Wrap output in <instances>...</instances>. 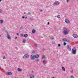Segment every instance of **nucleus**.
<instances>
[{
	"instance_id": "nucleus-24",
	"label": "nucleus",
	"mask_w": 78,
	"mask_h": 78,
	"mask_svg": "<svg viewBox=\"0 0 78 78\" xmlns=\"http://www.w3.org/2000/svg\"><path fill=\"white\" fill-rule=\"evenodd\" d=\"M44 58H45V56H44L42 57V59H44Z\"/></svg>"
},
{
	"instance_id": "nucleus-39",
	"label": "nucleus",
	"mask_w": 78,
	"mask_h": 78,
	"mask_svg": "<svg viewBox=\"0 0 78 78\" xmlns=\"http://www.w3.org/2000/svg\"><path fill=\"white\" fill-rule=\"evenodd\" d=\"M50 24V23L49 22L48 23V25H49Z\"/></svg>"
},
{
	"instance_id": "nucleus-38",
	"label": "nucleus",
	"mask_w": 78,
	"mask_h": 78,
	"mask_svg": "<svg viewBox=\"0 0 78 78\" xmlns=\"http://www.w3.org/2000/svg\"><path fill=\"white\" fill-rule=\"evenodd\" d=\"M17 39V37H16L15 38V39L16 40Z\"/></svg>"
},
{
	"instance_id": "nucleus-45",
	"label": "nucleus",
	"mask_w": 78,
	"mask_h": 78,
	"mask_svg": "<svg viewBox=\"0 0 78 78\" xmlns=\"http://www.w3.org/2000/svg\"><path fill=\"white\" fill-rule=\"evenodd\" d=\"M25 13H26L25 12H24V14H25Z\"/></svg>"
},
{
	"instance_id": "nucleus-28",
	"label": "nucleus",
	"mask_w": 78,
	"mask_h": 78,
	"mask_svg": "<svg viewBox=\"0 0 78 78\" xmlns=\"http://www.w3.org/2000/svg\"><path fill=\"white\" fill-rule=\"evenodd\" d=\"M34 46H35V47H37V44H34Z\"/></svg>"
},
{
	"instance_id": "nucleus-36",
	"label": "nucleus",
	"mask_w": 78,
	"mask_h": 78,
	"mask_svg": "<svg viewBox=\"0 0 78 78\" xmlns=\"http://www.w3.org/2000/svg\"><path fill=\"white\" fill-rule=\"evenodd\" d=\"M69 1H70V0H67V2L68 3V2H69Z\"/></svg>"
},
{
	"instance_id": "nucleus-13",
	"label": "nucleus",
	"mask_w": 78,
	"mask_h": 78,
	"mask_svg": "<svg viewBox=\"0 0 78 78\" xmlns=\"http://www.w3.org/2000/svg\"><path fill=\"white\" fill-rule=\"evenodd\" d=\"M62 70H63V71H66V69L64 68V66H62Z\"/></svg>"
},
{
	"instance_id": "nucleus-7",
	"label": "nucleus",
	"mask_w": 78,
	"mask_h": 78,
	"mask_svg": "<svg viewBox=\"0 0 78 78\" xmlns=\"http://www.w3.org/2000/svg\"><path fill=\"white\" fill-rule=\"evenodd\" d=\"M73 36L74 38H77L78 37V35L77 34H74L73 35Z\"/></svg>"
},
{
	"instance_id": "nucleus-35",
	"label": "nucleus",
	"mask_w": 78,
	"mask_h": 78,
	"mask_svg": "<svg viewBox=\"0 0 78 78\" xmlns=\"http://www.w3.org/2000/svg\"><path fill=\"white\" fill-rule=\"evenodd\" d=\"M32 53H35V51H32Z\"/></svg>"
},
{
	"instance_id": "nucleus-40",
	"label": "nucleus",
	"mask_w": 78,
	"mask_h": 78,
	"mask_svg": "<svg viewBox=\"0 0 78 78\" xmlns=\"http://www.w3.org/2000/svg\"><path fill=\"white\" fill-rule=\"evenodd\" d=\"M25 19H27V17H25V18H24Z\"/></svg>"
},
{
	"instance_id": "nucleus-16",
	"label": "nucleus",
	"mask_w": 78,
	"mask_h": 78,
	"mask_svg": "<svg viewBox=\"0 0 78 78\" xmlns=\"http://www.w3.org/2000/svg\"><path fill=\"white\" fill-rule=\"evenodd\" d=\"M18 72H22V69L19 68L18 69Z\"/></svg>"
},
{
	"instance_id": "nucleus-10",
	"label": "nucleus",
	"mask_w": 78,
	"mask_h": 78,
	"mask_svg": "<svg viewBox=\"0 0 78 78\" xmlns=\"http://www.w3.org/2000/svg\"><path fill=\"white\" fill-rule=\"evenodd\" d=\"M24 56L26 58H29V55L28 54H25L24 55Z\"/></svg>"
},
{
	"instance_id": "nucleus-15",
	"label": "nucleus",
	"mask_w": 78,
	"mask_h": 78,
	"mask_svg": "<svg viewBox=\"0 0 78 78\" xmlns=\"http://www.w3.org/2000/svg\"><path fill=\"white\" fill-rule=\"evenodd\" d=\"M63 41L64 42H66L67 41V39L66 38H64L63 39Z\"/></svg>"
},
{
	"instance_id": "nucleus-32",
	"label": "nucleus",
	"mask_w": 78,
	"mask_h": 78,
	"mask_svg": "<svg viewBox=\"0 0 78 78\" xmlns=\"http://www.w3.org/2000/svg\"><path fill=\"white\" fill-rule=\"evenodd\" d=\"M58 47H61V44H58Z\"/></svg>"
},
{
	"instance_id": "nucleus-41",
	"label": "nucleus",
	"mask_w": 78,
	"mask_h": 78,
	"mask_svg": "<svg viewBox=\"0 0 78 78\" xmlns=\"http://www.w3.org/2000/svg\"><path fill=\"white\" fill-rule=\"evenodd\" d=\"M17 34V35L18 36H19V34L17 33V34Z\"/></svg>"
},
{
	"instance_id": "nucleus-23",
	"label": "nucleus",
	"mask_w": 78,
	"mask_h": 78,
	"mask_svg": "<svg viewBox=\"0 0 78 78\" xmlns=\"http://www.w3.org/2000/svg\"><path fill=\"white\" fill-rule=\"evenodd\" d=\"M20 36H22V37H24V35H23V34H21Z\"/></svg>"
},
{
	"instance_id": "nucleus-37",
	"label": "nucleus",
	"mask_w": 78,
	"mask_h": 78,
	"mask_svg": "<svg viewBox=\"0 0 78 78\" xmlns=\"http://www.w3.org/2000/svg\"><path fill=\"white\" fill-rule=\"evenodd\" d=\"M22 18L23 19H24V18H25V16H23L22 17Z\"/></svg>"
},
{
	"instance_id": "nucleus-20",
	"label": "nucleus",
	"mask_w": 78,
	"mask_h": 78,
	"mask_svg": "<svg viewBox=\"0 0 78 78\" xmlns=\"http://www.w3.org/2000/svg\"><path fill=\"white\" fill-rule=\"evenodd\" d=\"M35 61H36V62H38V61H39V59H38V58H37L36 60H35Z\"/></svg>"
},
{
	"instance_id": "nucleus-17",
	"label": "nucleus",
	"mask_w": 78,
	"mask_h": 78,
	"mask_svg": "<svg viewBox=\"0 0 78 78\" xmlns=\"http://www.w3.org/2000/svg\"><path fill=\"white\" fill-rule=\"evenodd\" d=\"M35 57L36 58H39V55H36L35 56Z\"/></svg>"
},
{
	"instance_id": "nucleus-27",
	"label": "nucleus",
	"mask_w": 78,
	"mask_h": 78,
	"mask_svg": "<svg viewBox=\"0 0 78 78\" xmlns=\"http://www.w3.org/2000/svg\"><path fill=\"white\" fill-rule=\"evenodd\" d=\"M63 45H66V43H65V42H64L63 43Z\"/></svg>"
},
{
	"instance_id": "nucleus-3",
	"label": "nucleus",
	"mask_w": 78,
	"mask_h": 78,
	"mask_svg": "<svg viewBox=\"0 0 78 78\" xmlns=\"http://www.w3.org/2000/svg\"><path fill=\"white\" fill-rule=\"evenodd\" d=\"M59 4V2L58 1H56L54 3V5L57 6Z\"/></svg>"
},
{
	"instance_id": "nucleus-47",
	"label": "nucleus",
	"mask_w": 78,
	"mask_h": 78,
	"mask_svg": "<svg viewBox=\"0 0 78 78\" xmlns=\"http://www.w3.org/2000/svg\"><path fill=\"white\" fill-rule=\"evenodd\" d=\"M1 36V35H0V36Z\"/></svg>"
},
{
	"instance_id": "nucleus-21",
	"label": "nucleus",
	"mask_w": 78,
	"mask_h": 78,
	"mask_svg": "<svg viewBox=\"0 0 78 78\" xmlns=\"http://www.w3.org/2000/svg\"><path fill=\"white\" fill-rule=\"evenodd\" d=\"M26 42V40H23V43H25Z\"/></svg>"
},
{
	"instance_id": "nucleus-19",
	"label": "nucleus",
	"mask_w": 78,
	"mask_h": 78,
	"mask_svg": "<svg viewBox=\"0 0 78 78\" xmlns=\"http://www.w3.org/2000/svg\"><path fill=\"white\" fill-rule=\"evenodd\" d=\"M61 17V16H60V15H58V16H57V18L58 19H60V17Z\"/></svg>"
},
{
	"instance_id": "nucleus-29",
	"label": "nucleus",
	"mask_w": 78,
	"mask_h": 78,
	"mask_svg": "<svg viewBox=\"0 0 78 78\" xmlns=\"http://www.w3.org/2000/svg\"><path fill=\"white\" fill-rule=\"evenodd\" d=\"M51 39H52V40H53V39H54L53 37H52L51 38Z\"/></svg>"
},
{
	"instance_id": "nucleus-46",
	"label": "nucleus",
	"mask_w": 78,
	"mask_h": 78,
	"mask_svg": "<svg viewBox=\"0 0 78 78\" xmlns=\"http://www.w3.org/2000/svg\"><path fill=\"white\" fill-rule=\"evenodd\" d=\"M0 69H1V67H0Z\"/></svg>"
},
{
	"instance_id": "nucleus-2",
	"label": "nucleus",
	"mask_w": 78,
	"mask_h": 78,
	"mask_svg": "<svg viewBox=\"0 0 78 78\" xmlns=\"http://www.w3.org/2000/svg\"><path fill=\"white\" fill-rule=\"evenodd\" d=\"M72 53L73 54V55H76V49H72Z\"/></svg>"
},
{
	"instance_id": "nucleus-11",
	"label": "nucleus",
	"mask_w": 78,
	"mask_h": 78,
	"mask_svg": "<svg viewBox=\"0 0 78 78\" xmlns=\"http://www.w3.org/2000/svg\"><path fill=\"white\" fill-rule=\"evenodd\" d=\"M30 78H34V75L33 74H31L30 75Z\"/></svg>"
},
{
	"instance_id": "nucleus-34",
	"label": "nucleus",
	"mask_w": 78,
	"mask_h": 78,
	"mask_svg": "<svg viewBox=\"0 0 78 78\" xmlns=\"http://www.w3.org/2000/svg\"><path fill=\"white\" fill-rule=\"evenodd\" d=\"M71 78H73V76H71Z\"/></svg>"
},
{
	"instance_id": "nucleus-30",
	"label": "nucleus",
	"mask_w": 78,
	"mask_h": 78,
	"mask_svg": "<svg viewBox=\"0 0 78 78\" xmlns=\"http://www.w3.org/2000/svg\"><path fill=\"white\" fill-rule=\"evenodd\" d=\"M27 14H28V15H30V14H31V13L29 12H28V13H27Z\"/></svg>"
},
{
	"instance_id": "nucleus-26",
	"label": "nucleus",
	"mask_w": 78,
	"mask_h": 78,
	"mask_svg": "<svg viewBox=\"0 0 78 78\" xmlns=\"http://www.w3.org/2000/svg\"><path fill=\"white\" fill-rule=\"evenodd\" d=\"M3 59H6V57H5V56L3 57Z\"/></svg>"
},
{
	"instance_id": "nucleus-33",
	"label": "nucleus",
	"mask_w": 78,
	"mask_h": 78,
	"mask_svg": "<svg viewBox=\"0 0 78 78\" xmlns=\"http://www.w3.org/2000/svg\"><path fill=\"white\" fill-rule=\"evenodd\" d=\"M2 10L1 9H0V13H2Z\"/></svg>"
},
{
	"instance_id": "nucleus-8",
	"label": "nucleus",
	"mask_w": 78,
	"mask_h": 78,
	"mask_svg": "<svg viewBox=\"0 0 78 78\" xmlns=\"http://www.w3.org/2000/svg\"><path fill=\"white\" fill-rule=\"evenodd\" d=\"M65 22L66 23H70V21H69V20H67V19H66L65 20Z\"/></svg>"
},
{
	"instance_id": "nucleus-6",
	"label": "nucleus",
	"mask_w": 78,
	"mask_h": 78,
	"mask_svg": "<svg viewBox=\"0 0 78 78\" xmlns=\"http://www.w3.org/2000/svg\"><path fill=\"white\" fill-rule=\"evenodd\" d=\"M35 58V55H32L31 56V60H34Z\"/></svg>"
},
{
	"instance_id": "nucleus-1",
	"label": "nucleus",
	"mask_w": 78,
	"mask_h": 78,
	"mask_svg": "<svg viewBox=\"0 0 78 78\" xmlns=\"http://www.w3.org/2000/svg\"><path fill=\"white\" fill-rule=\"evenodd\" d=\"M63 33L64 34H65V35L69 34V30H68L66 29V28L65 27L63 28Z\"/></svg>"
},
{
	"instance_id": "nucleus-9",
	"label": "nucleus",
	"mask_w": 78,
	"mask_h": 78,
	"mask_svg": "<svg viewBox=\"0 0 78 78\" xmlns=\"http://www.w3.org/2000/svg\"><path fill=\"white\" fill-rule=\"evenodd\" d=\"M6 75H12V73L10 72H8Z\"/></svg>"
},
{
	"instance_id": "nucleus-14",
	"label": "nucleus",
	"mask_w": 78,
	"mask_h": 78,
	"mask_svg": "<svg viewBox=\"0 0 78 78\" xmlns=\"http://www.w3.org/2000/svg\"><path fill=\"white\" fill-rule=\"evenodd\" d=\"M43 63L44 65H45L46 64V62L45 60H43Z\"/></svg>"
},
{
	"instance_id": "nucleus-31",
	"label": "nucleus",
	"mask_w": 78,
	"mask_h": 78,
	"mask_svg": "<svg viewBox=\"0 0 78 78\" xmlns=\"http://www.w3.org/2000/svg\"><path fill=\"white\" fill-rule=\"evenodd\" d=\"M20 29H23V27H21L20 28Z\"/></svg>"
},
{
	"instance_id": "nucleus-4",
	"label": "nucleus",
	"mask_w": 78,
	"mask_h": 78,
	"mask_svg": "<svg viewBox=\"0 0 78 78\" xmlns=\"http://www.w3.org/2000/svg\"><path fill=\"white\" fill-rule=\"evenodd\" d=\"M7 38L8 39H9V40H11V37L10 36H9V33L8 32H7Z\"/></svg>"
},
{
	"instance_id": "nucleus-44",
	"label": "nucleus",
	"mask_w": 78,
	"mask_h": 78,
	"mask_svg": "<svg viewBox=\"0 0 78 78\" xmlns=\"http://www.w3.org/2000/svg\"><path fill=\"white\" fill-rule=\"evenodd\" d=\"M23 58H24V56L23 57Z\"/></svg>"
},
{
	"instance_id": "nucleus-43",
	"label": "nucleus",
	"mask_w": 78,
	"mask_h": 78,
	"mask_svg": "<svg viewBox=\"0 0 78 78\" xmlns=\"http://www.w3.org/2000/svg\"><path fill=\"white\" fill-rule=\"evenodd\" d=\"M2 0H0V2H2Z\"/></svg>"
},
{
	"instance_id": "nucleus-22",
	"label": "nucleus",
	"mask_w": 78,
	"mask_h": 78,
	"mask_svg": "<svg viewBox=\"0 0 78 78\" xmlns=\"http://www.w3.org/2000/svg\"><path fill=\"white\" fill-rule=\"evenodd\" d=\"M34 20V19L33 18H30V20H31V21H33Z\"/></svg>"
},
{
	"instance_id": "nucleus-25",
	"label": "nucleus",
	"mask_w": 78,
	"mask_h": 78,
	"mask_svg": "<svg viewBox=\"0 0 78 78\" xmlns=\"http://www.w3.org/2000/svg\"><path fill=\"white\" fill-rule=\"evenodd\" d=\"M0 22H1V23H3V20H0Z\"/></svg>"
},
{
	"instance_id": "nucleus-18",
	"label": "nucleus",
	"mask_w": 78,
	"mask_h": 78,
	"mask_svg": "<svg viewBox=\"0 0 78 78\" xmlns=\"http://www.w3.org/2000/svg\"><path fill=\"white\" fill-rule=\"evenodd\" d=\"M32 33H36V30H32Z\"/></svg>"
},
{
	"instance_id": "nucleus-12",
	"label": "nucleus",
	"mask_w": 78,
	"mask_h": 78,
	"mask_svg": "<svg viewBox=\"0 0 78 78\" xmlns=\"http://www.w3.org/2000/svg\"><path fill=\"white\" fill-rule=\"evenodd\" d=\"M24 37L26 38L27 37H28V35L26 34H25L24 35Z\"/></svg>"
},
{
	"instance_id": "nucleus-42",
	"label": "nucleus",
	"mask_w": 78,
	"mask_h": 78,
	"mask_svg": "<svg viewBox=\"0 0 78 78\" xmlns=\"http://www.w3.org/2000/svg\"><path fill=\"white\" fill-rule=\"evenodd\" d=\"M40 11H41V12H42V10H41Z\"/></svg>"
},
{
	"instance_id": "nucleus-5",
	"label": "nucleus",
	"mask_w": 78,
	"mask_h": 78,
	"mask_svg": "<svg viewBox=\"0 0 78 78\" xmlns=\"http://www.w3.org/2000/svg\"><path fill=\"white\" fill-rule=\"evenodd\" d=\"M67 49L69 51H70L71 50V46H69V45H68L67 47Z\"/></svg>"
}]
</instances>
